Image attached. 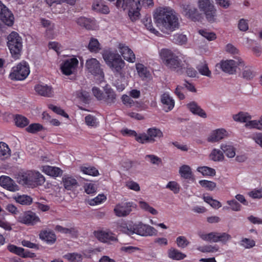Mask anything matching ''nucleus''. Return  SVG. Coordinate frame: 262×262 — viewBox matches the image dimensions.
Masks as SVG:
<instances>
[{
    "label": "nucleus",
    "instance_id": "aec40b11",
    "mask_svg": "<svg viewBox=\"0 0 262 262\" xmlns=\"http://www.w3.org/2000/svg\"><path fill=\"white\" fill-rule=\"evenodd\" d=\"M87 251L82 253L69 252L63 255V258L69 262H82L84 257H90Z\"/></svg>",
    "mask_w": 262,
    "mask_h": 262
},
{
    "label": "nucleus",
    "instance_id": "c756f323",
    "mask_svg": "<svg viewBox=\"0 0 262 262\" xmlns=\"http://www.w3.org/2000/svg\"><path fill=\"white\" fill-rule=\"evenodd\" d=\"M40 238L46 242L47 244L52 245L56 240V236L55 233L50 230H43L39 233Z\"/></svg>",
    "mask_w": 262,
    "mask_h": 262
},
{
    "label": "nucleus",
    "instance_id": "0eeeda50",
    "mask_svg": "<svg viewBox=\"0 0 262 262\" xmlns=\"http://www.w3.org/2000/svg\"><path fill=\"white\" fill-rule=\"evenodd\" d=\"M19 181L22 184L36 186L43 184L45 182V179L38 171H28L20 176Z\"/></svg>",
    "mask_w": 262,
    "mask_h": 262
},
{
    "label": "nucleus",
    "instance_id": "0e129e2a",
    "mask_svg": "<svg viewBox=\"0 0 262 262\" xmlns=\"http://www.w3.org/2000/svg\"><path fill=\"white\" fill-rule=\"evenodd\" d=\"M240 245L246 249H249L255 246V242L253 239L244 238L241 241Z\"/></svg>",
    "mask_w": 262,
    "mask_h": 262
},
{
    "label": "nucleus",
    "instance_id": "4c0bfd02",
    "mask_svg": "<svg viewBox=\"0 0 262 262\" xmlns=\"http://www.w3.org/2000/svg\"><path fill=\"white\" fill-rule=\"evenodd\" d=\"M11 156V150L5 142H0V159L4 160L8 159Z\"/></svg>",
    "mask_w": 262,
    "mask_h": 262
},
{
    "label": "nucleus",
    "instance_id": "774afa93",
    "mask_svg": "<svg viewBox=\"0 0 262 262\" xmlns=\"http://www.w3.org/2000/svg\"><path fill=\"white\" fill-rule=\"evenodd\" d=\"M84 191L89 194H93L96 192V188L94 184L86 183L83 185Z\"/></svg>",
    "mask_w": 262,
    "mask_h": 262
},
{
    "label": "nucleus",
    "instance_id": "e2e57ef3",
    "mask_svg": "<svg viewBox=\"0 0 262 262\" xmlns=\"http://www.w3.org/2000/svg\"><path fill=\"white\" fill-rule=\"evenodd\" d=\"M85 122L88 126L91 127H96L99 124L96 118L91 115L85 117Z\"/></svg>",
    "mask_w": 262,
    "mask_h": 262
},
{
    "label": "nucleus",
    "instance_id": "423d86ee",
    "mask_svg": "<svg viewBox=\"0 0 262 262\" xmlns=\"http://www.w3.org/2000/svg\"><path fill=\"white\" fill-rule=\"evenodd\" d=\"M7 45L12 57L15 59H19L22 50V39L18 33L12 32L8 36Z\"/></svg>",
    "mask_w": 262,
    "mask_h": 262
},
{
    "label": "nucleus",
    "instance_id": "c03bdc74",
    "mask_svg": "<svg viewBox=\"0 0 262 262\" xmlns=\"http://www.w3.org/2000/svg\"><path fill=\"white\" fill-rule=\"evenodd\" d=\"M143 23L146 29L151 33L158 36L160 33L152 26L151 18L150 16H145L142 19Z\"/></svg>",
    "mask_w": 262,
    "mask_h": 262
},
{
    "label": "nucleus",
    "instance_id": "4d7b16f0",
    "mask_svg": "<svg viewBox=\"0 0 262 262\" xmlns=\"http://www.w3.org/2000/svg\"><path fill=\"white\" fill-rule=\"evenodd\" d=\"M145 159L147 161L157 166H159L162 163L161 159L154 155H146Z\"/></svg>",
    "mask_w": 262,
    "mask_h": 262
},
{
    "label": "nucleus",
    "instance_id": "052dcab7",
    "mask_svg": "<svg viewBox=\"0 0 262 262\" xmlns=\"http://www.w3.org/2000/svg\"><path fill=\"white\" fill-rule=\"evenodd\" d=\"M48 107L56 114L61 115L66 118H69V115L61 107L55 106L53 104H49L48 105Z\"/></svg>",
    "mask_w": 262,
    "mask_h": 262
},
{
    "label": "nucleus",
    "instance_id": "864d4df0",
    "mask_svg": "<svg viewBox=\"0 0 262 262\" xmlns=\"http://www.w3.org/2000/svg\"><path fill=\"white\" fill-rule=\"evenodd\" d=\"M105 98L103 100L108 103L113 102L116 99V94L115 92L110 88H106L105 89Z\"/></svg>",
    "mask_w": 262,
    "mask_h": 262
},
{
    "label": "nucleus",
    "instance_id": "5fc2aeb1",
    "mask_svg": "<svg viewBox=\"0 0 262 262\" xmlns=\"http://www.w3.org/2000/svg\"><path fill=\"white\" fill-rule=\"evenodd\" d=\"M199 33L209 41L214 40L216 38V35L214 33L206 30H200Z\"/></svg>",
    "mask_w": 262,
    "mask_h": 262
},
{
    "label": "nucleus",
    "instance_id": "603ef678",
    "mask_svg": "<svg viewBox=\"0 0 262 262\" xmlns=\"http://www.w3.org/2000/svg\"><path fill=\"white\" fill-rule=\"evenodd\" d=\"M197 4L200 10L203 12L214 6L210 0H197Z\"/></svg>",
    "mask_w": 262,
    "mask_h": 262
},
{
    "label": "nucleus",
    "instance_id": "5701e85b",
    "mask_svg": "<svg viewBox=\"0 0 262 262\" xmlns=\"http://www.w3.org/2000/svg\"><path fill=\"white\" fill-rule=\"evenodd\" d=\"M0 185L3 188L11 191H16L18 190V186L8 176H2L0 177Z\"/></svg>",
    "mask_w": 262,
    "mask_h": 262
},
{
    "label": "nucleus",
    "instance_id": "de8ad7c7",
    "mask_svg": "<svg viewBox=\"0 0 262 262\" xmlns=\"http://www.w3.org/2000/svg\"><path fill=\"white\" fill-rule=\"evenodd\" d=\"M247 128L250 129H256L259 130H262V125L259 118L257 120H249L248 122L245 124Z\"/></svg>",
    "mask_w": 262,
    "mask_h": 262
},
{
    "label": "nucleus",
    "instance_id": "6ab92c4d",
    "mask_svg": "<svg viewBox=\"0 0 262 262\" xmlns=\"http://www.w3.org/2000/svg\"><path fill=\"white\" fill-rule=\"evenodd\" d=\"M161 102L163 110L165 112L171 111L175 104V101L168 93H164L161 96Z\"/></svg>",
    "mask_w": 262,
    "mask_h": 262
},
{
    "label": "nucleus",
    "instance_id": "a18cd8bd",
    "mask_svg": "<svg viewBox=\"0 0 262 262\" xmlns=\"http://www.w3.org/2000/svg\"><path fill=\"white\" fill-rule=\"evenodd\" d=\"M200 186L208 191H213L216 187V183L213 181L201 180L199 181Z\"/></svg>",
    "mask_w": 262,
    "mask_h": 262
},
{
    "label": "nucleus",
    "instance_id": "7c9ffc66",
    "mask_svg": "<svg viewBox=\"0 0 262 262\" xmlns=\"http://www.w3.org/2000/svg\"><path fill=\"white\" fill-rule=\"evenodd\" d=\"M35 90L38 94L47 97H51L53 94L52 88L47 85L37 84L35 87Z\"/></svg>",
    "mask_w": 262,
    "mask_h": 262
},
{
    "label": "nucleus",
    "instance_id": "f03ea898",
    "mask_svg": "<svg viewBox=\"0 0 262 262\" xmlns=\"http://www.w3.org/2000/svg\"><path fill=\"white\" fill-rule=\"evenodd\" d=\"M153 18L157 27L164 33L169 34L179 28L178 18L170 7L157 8L153 12Z\"/></svg>",
    "mask_w": 262,
    "mask_h": 262
},
{
    "label": "nucleus",
    "instance_id": "9b49d317",
    "mask_svg": "<svg viewBox=\"0 0 262 262\" xmlns=\"http://www.w3.org/2000/svg\"><path fill=\"white\" fill-rule=\"evenodd\" d=\"M85 66L88 72L93 75L98 83H101L103 81L104 73L100 67V63L97 59L91 58L87 59Z\"/></svg>",
    "mask_w": 262,
    "mask_h": 262
},
{
    "label": "nucleus",
    "instance_id": "79ce46f5",
    "mask_svg": "<svg viewBox=\"0 0 262 262\" xmlns=\"http://www.w3.org/2000/svg\"><path fill=\"white\" fill-rule=\"evenodd\" d=\"M80 170L82 173L92 177H97L99 175L98 170L93 166H82L80 167Z\"/></svg>",
    "mask_w": 262,
    "mask_h": 262
},
{
    "label": "nucleus",
    "instance_id": "2f4dec72",
    "mask_svg": "<svg viewBox=\"0 0 262 262\" xmlns=\"http://www.w3.org/2000/svg\"><path fill=\"white\" fill-rule=\"evenodd\" d=\"M209 158L214 162H222L225 159V156L221 149L214 148L211 150Z\"/></svg>",
    "mask_w": 262,
    "mask_h": 262
},
{
    "label": "nucleus",
    "instance_id": "412c9836",
    "mask_svg": "<svg viewBox=\"0 0 262 262\" xmlns=\"http://www.w3.org/2000/svg\"><path fill=\"white\" fill-rule=\"evenodd\" d=\"M132 205L130 203H123L117 205L114 208L115 214L119 216H125L132 211Z\"/></svg>",
    "mask_w": 262,
    "mask_h": 262
},
{
    "label": "nucleus",
    "instance_id": "a878e982",
    "mask_svg": "<svg viewBox=\"0 0 262 262\" xmlns=\"http://www.w3.org/2000/svg\"><path fill=\"white\" fill-rule=\"evenodd\" d=\"M135 67L138 76L142 80L148 81L151 79L152 76L149 70L144 65L137 63Z\"/></svg>",
    "mask_w": 262,
    "mask_h": 262
},
{
    "label": "nucleus",
    "instance_id": "f8f14e48",
    "mask_svg": "<svg viewBox=\"0 0 262 262\" xmlns=\"http://www.w3.org/2000/svg\"><path fill=\"white\" fill-rule=\"evenodd\" d=\"M17 221L28 226H33L40 222L39 216L34 212L28 211L19 214L16 217Z\"/></svg>",
    "mask_w": 262,
    "mask_h": 262
},
{
    "label": "nucleus",
    "instance_id": "e433bc0d",
    "mask_svg": "<svg viewBox=\"0 0 262 262\" xmlns=\"http://www.w3.org/2000/svg\"><path fill=\"white\" fill-rule=\"evenodd\" d=\"M168 256L173 260H180L185 258L186 255L175 248H171L168 251Z\"/></svg>",
    "mask_w": 262,
    "mask_h": 262
},
{
    "label": "nucleus",
    "instance_id": "bb28decb",
    "mask_svg": "<svg viewBox=\"0 0 262 262\" xmlns=\"http://www.w3.org/2000/svg\"><path fill=\"white\" fill-rule=\"evenodd\" d=\"M40 169L42 172L52 177H60L62 174V170L60 168L55 166L44 165L41 166Z\"/></svg>",
    "mask_w": 262,
    "mask_h": 262
},
{
    "label": "nucleus",
    "instance_id": "f257e3e1",
    "mask_svg": "<svg viewBox=\"0 0 262 262\" xmlns=\"http://www.w3.org/2000/svg\"><path fill=\"white\" fill-rule=\"evenodd\" d=\"M117 49L120 55L117 51L106 50L103 53L102 57L113 72L119 75L120 78L115 81V86L118 91L121 92L128 85L133 70L132 67L126 66L124 60L134 63L136 55L133 51L124 43H118Z\"/></svg>",
    "mask_w": 262,
    "mask_h": 262
},
{
    "label": "nucleus",
    "instance_id": "09e8293b",
    "mask_svg": "<svg viewBox=\"0 0 262 262\" xmlns=\"http://www.w3.org/2000/svg\"><path fill=\"white\" fill-rule=\"evenodd\" d=\"M120 251L127 254H135L140 253L141 249L138 247L125 245L120 248Z\"/></svg>",
    "mask_w": 262,
    "mask_h": 262
},
{
    "label": "nucleus",
    "instance_id": "2eb2a0df",
    "mask_svg": "<svg viewBox=\"0 0 262 262\" xmlns=\"http://www.w3.org/2000/svg\"><path fill=\"white\" fill-rule=\"evenodd\" d=\"M77 25L87 30H96L99 29V23L94 18L80 17L76 20Z\"/></svg>",
    "mask_w": 262,
    "mask_h": 262
},
{
    "label": "nucleus",
    "instance_id": "13d9d810",
    "mask_svg": "<svg viewBox=\"0 0 262 262\" xmlns=\"http://www.w3.org/2000/svg\"><path fill=\"white\" fill-rule=\"evenodd\" d=\"M43 126L39 123H32L29 125L27 128L26 130L30 133L34 134L41 130Z\"/></svg>",
    "mask_w": 262,
    "mask_h": 262
},
{
    "label": "nucleus",
    "instance_id": "7ed1b4c3",
    "mask_svg": "<svg viewBox=\"0 0 262 262\" xmlns=\"http://www.w3.org/2000/svg\"><path fill=\"white\" fill-rule=\"evenodd\" d=\"M153 0H117L116 6L128 11L130 19L134 21L138 19L140 15L141 7L148 8L154 6Z\"/></svg>",
    "mask_w": 262,
    "mask_h": 262
},
{
    "label": "nucleus",
    "instance_id": "4be33fe9",
    "mask_svg": "<svg viewBox=\"0 0 262 262\" xmlns=\"http://www.w3.org/2000/svg\"><path fill=\"white\" fill-rule=\"evenodd\" d=\"M8 249L10 252L24 258H34L36 256L35 253L30 252L29 251H25L24 248L14 245H9L8 246Z\"/></svg>",
    "mask_w": 262,
    "mask_h": 262
},
{
    "label": "nucleus",
    "instance_id": "6e6d98bb",
    "mask_svg": "<svg viewBox=\"0 0 262 262\" xmlns=\"http://www.w3.org/2000/svg\"><path fill=\"white\" fill-rule=\"evenodd\" d=\"M177 245L180 248H185L189 245L190 242L184 236H179L176 238Z\"/></svg>",
    "mask_w": 262,
    "mask_h": 262
},
{
    "label": "nucleus",
    "instance_id": "a211bd4d",
    "mask_svg": "<svg viewBox=\"0 0 262 262\" xmlns=\"http://www.w3.org/2000/svg\"><path fill=\"white\" fill-rule=\"evenodd\" d=\"M228 136V132L224 128L212 130L207 137V141L211 143L219 142Z\"/></svg>",
    "mask_w": 262,
    "mask_h": 262
},
{
    "label": "nucleus",
    "instance_id": "a19ab883",
    "mask_svg": "<svg viewBox=\"0 0 262 262\" xmlns=\"http://www.w3.org/2000/svg\"><path fill=\"white\" fill-rule=\"evenodd\" d=\"M196 170L204 177H214L216 174L215 170L208 166H199Z\"/></svg>",
    "mask_w": 262,
    "mask_h": 262
},
{
    "label": "nucleus",
    "instance_id": "72a5a7b5",
    "mask_svg": "<svg viewBox=\"0 0 262 262\" xmlns=\"http://www.w3.org/2000/svg\"><path fill=\"white\" fill-rule=\"evenodd\" d=\"M147 134L149 138V143H153L156 139H159L163 136L162 132L159 129L155 128H149Z\"/></svg>",
    "mask_w": 262,
    "mask_h": 262
},
{
    "label": "nucleus",
    "instance_id": "58836bf2",
    "mask_svg": "<svg viewBox=\"0 0 262 262\" xmlns=\"http://www.w3.org/2000/svg\"><path fill=\"white\" fill-rule=\"evenodd\" d=\"M62 181L65 188L68 190H71L78 185L77 180L71 176H64Z\"/></svg>",
    "mask_w": 262,
    "mask_h": 262
},
{
    "label": "nucleus",
    "instance_id": "20e7f679",
    "mask_svg": "<svg viewBox=\"0 0 262 262\" xmlns=\"http://www.w3.org/2000/svg\"><path fill=\"white\" fill-rule=\"evenodd\" d=\"M118 229L129 236L134 234L141 236H150L156 234V230L152 226L141 222L120 225Z\"/></svg>",
    "mask_w": 262,
    "mask_h": 262
},
{
    "label": "nucleus",
    "instance_id": "6e6552de",
    "mask_svg": "<svg viewBox=\"0 0 262 262\" xmlns=\"http://www.w3.org/2000/svg\"><path fill=\"white\" fill-rule=\"evenodd\" d=\"M29 65L25 61H21L11 68L9 77L13 80H24L30 74Z\"/></svg>",
    "mask_w": 262,
    "mask_h": 262
},
{
    "label": "nucleus",
    "instance_id": "37998d69",
    "mask_svg": "<svg viewBox=\"0 0 262 262\" xmlns=\"http://www.w3.org/2000/svg\"><path fill=\"white\" fill-rule=\"evenodd\" d=\"M88 49L91 52L98 53L101 49V46L97 39L91 38L88 45Z\"/></svg>",
    "mask_w": 262,
    "mask_h": 262
},
{
    "label": "nucleus",
    "instance_id": "4468645a",
    "mask_svg": "<svg viewBox=\"0 0 262 262\" xmlns=\"http://www.w3.org/2000/svg\"><path fill=\"white\" fill-rule=\"evenodd\" d=\"M181 12L183 15L194 21H199L202 18V14L193 6L189 4H183L181 6Z\"/></svg>",
    "mask_w": 262,
    "mask_h": 262
},
{
    "label": "nucleus",
    "instance_id": "b1692460",
    "mask_svg": "<svg viewBox=\"0 0 262 262\" xmlns=\"http://www.w3.org/2000/svg\"><path fill=\"white\" fill-rule=\"evenodd\" d=\"M92 9L96 12L107 14L110 10L108 6L103 0H94L92 5Z\"/></svg>",
    "mask_w": 262,
    "mask_h": 262
},
{
    "label": "nucleus",
    "instance_id": "3c124183",
    "mask_svg": "<svg viewBox=\"0 0 262 262\" xmlns=\"http://www.w3.org/2000/svg\"><path fill=\"white\" fill-rule=\"evenodd\" d=\"M172 40L176 44L183 45L186 43L187 37L184 34L177 33L173 35Z\"/></svg>",
    "mask_w": 262,
    "mask_h": 262
},
{
    "label": "nucleus",
    "instance_id": "bf43d9fd",
    "mask_svg": "<svg viewBox=\"0 0 262 262\" xmlns=\"http://www.w3.org/2000/svg\"><path fill=\"white\" fill-rule=\"evenodd\" d=\"M198 70L201 75L206 76L208 77H211V72L209 70L207 64L203 63L201 65L199 66L198 67Z\"/></svg>",
    "mask_w": 262,
    "mask_h": 262
},
{
    "label": "nucleus",
    "instance_id": "f704fd0d",
    "mask_svg": "<svg viewBox=\"0 0 262 262\" xmlns=\"http://www.w3.org/2000/svg\"><path fill=\"white\" fill-rule=\"evenodd\" d=\"M233 119L236 122L247 123L249 120L251 119V115L248 112H240L238 113L233 115Z\"/></svg>",
    "mask_w": 262,
    "mask_h": 262
},
{
    "label": "nucleus",
    "instance_id": "473e14b6",
    "mask_svg": "<svg viewBox=\"0 0 262 262\" xmlns=\"http://www.w3.org/2000/svg\"><path fill=\"white\" fill-rule=\"evenodd\" d=\"M138 205L139 208L144 211L148 212L154 215L158 214V211L157 209L151 206L148 203L142 199L138 201Z\"/></svg>",
    "mask_w": 262,
    "mask_h": 262
},
{
    "label": "nucleus",
    "instance_id": "393cba45",
    "mask_svg": "<svg viewBox=\"0 0 262 262\" xmlns=\"http://www.w3.org/2000/svg\"><path fill=\"white\" fill-rule=\"evenodd\" d=\"M186 107L193 115H198L203 118H206L207 117L206 112L195 101L188 103L186 104Z\"/></svg>",
    "mask_w": 262,
    "mask_h": 262
},
{
    "label": "nucleus",
    "instance_id": "dca6fc26",
    "mask_svg": "<svg viewBox=\"0 0 262 262\" xmlns=\"http://www.w3.org/2000/svg\"><path fill=\"white\" fill-rule=\"evenodd\" d=\"M14 16L11 12L0 1V20L8 26L14 23Z\"/></svg>",
    "mask_w": 262,
    "mask_h": 262
},
{
    "label": "nucleus",
    "instance_id": "f3484780",
    "mask_svg": "<svg viewBox=\"0 0 262 262\" xmlns=\"http://www.w3.org/2000/svg\"><path fill=\"white\" fill-rule=\"evenodd\" d=\"M95 237L100 242L111 243L116 242L117 238L112 232L106 230H98L94 232Z\"/></svg>",
    "mask_w": 262,
    "mask_h": 262
},
{
    "label": "nucleus",
    "instance_id": "680f3d73",
    "mask_svg": "<svg viewBox=\"0 0 262 262\" xmlns=\"http://www.w3.org/2000/svg\"><path fill=\"white\" fill-rule=\"evenodd\" d=\"M106 199V197L103 194L98 195L94 199L89 201V204L92 206H95L104 202Z\"/></svg>",
    "mask_w": 262,
    "mask_h": 262
},
{
    "label": "nucleus",
    "instance_id": "338daca9",
    "mask_svg": "<svg viewBox=\"0 0 262 262\" xmlns=\"http://www.w3.org/2000/svg\"><path fill=\"white\" fill-rule=\"evenodd\" d=\"M166 188L170 189L174 193H178L180 191V187L177 182L170 181L167 184Z\"/></svg>",
    "mask_w": 262,
    "mask_h": 262
},
{
    "label": "nucleus",
    "instance_id": "69168bd1",
    "mask_svg": "<svg viewBox=\"0 0 262 262\" xmlns=\"http://www.w3.org/2000/svg\"><path fill=\"white\" fill-rule=\"evenodd\" d=\"M134 137L135 140L140 143L144 144L146 143H149V138L147 134H137L136 133Z\"/></svg>",
    "mask_w": 262,
    "mask_h": 262
},
{
    "label": "nucleus",
    "instance_id": "39448f33",
    "mask_svg": "<svg viewBox=\"0 0 262 262\" xmlns=\"http://www.w3.org/2000/svg\"><path fill=\"white\" fill-rule=\"evenodd\" d=\"M159 54L164 64L171 69L175 70L179 67H184L183 64H181L180 58L169 49H162Z\"/></svg>",
    "mask_w": 262,
    "mask_h": 262
},
{
    "label": "nucleus",
    "instance_id": "1a4fd4ad",
    "mask_svg": "<svg viewBox=\"0 0 262 262\" xmlns=\"http://www.w3.org/2000/svg\"><path fill=\"white\" fill-rule=\"evenodd\" d=\"M199 236L203 241L208 242L219 243L221 242L226 244L230 240L232 237L231 235L227 232H200L199 233Z\"/></svg>",
    "mask_w": 262,
    "mask_h": 262
},
{
    "label": "nucleus",
    "instance_id": "8fccbe9b",
    "mask_svg": "<svg viewBox=\"0 0 262 262\" xmlns=\"http://www.w3.org/2000/svg\"><path fill=\"white\" fill-rule=\"evenodd\" d=\"M15 201L23 205H30L32 202V198L27 195H16L14 197Z\"/></svg>",
    "mask_w": 262,
    "mask_h": 262
},
{
    "label": "nucleus",
    "instance_id": "cd10ccee",
    "mask_svg": "<svg viewBox=\"0 0 262 262\" xmlns=\"http://www.w3.org/2000/svg\"><path fill=\"white\" fill-rule=\"evenodd\" d=\"M220 148L223 154L228 158H233L236 155V148L230 143H222L220 145Z\"/></svg>",
    "mask_w": 262,
    "mask_h": 262
},
{
    "label": "nucleus",
    "instance_id": "49530a36",
    "mask_svg": "<svg viewBox=\"0 0 262 262\" xmlns=\"http://www.w3.org/2000/svg\"><path fill=\"white\" fill-rule=\"evenodd\" d=\"M14 121L16 125L20 128L27 126L29 123V120L26 117L20 115L15 116Z\"/></svg>",
    "mask_w": 262,
    "mask_h": 262
},
{
    "label": "nucleus",
    "instance_id": "9d476101",
    "mask_svg": "<svg viewBox=\"0 0 262 262\" xmlns=\"http://www.w3.org/2000/svg\"><path fill=\"white\" fill-rule=\"evenodd\" d=\"M79 61L74 56L63 59L59 66L61 73L66 76L75 75L77 73Z\"/></svg>",
    "mask_w": 262,
    "mask_h": 262
},
{
    "label": "nucleus",
    "instance_id": "c85d7f7f",
    "mask_svg": "<svg viewBox=\"0 0 262 262\" xmlns=\"http://www.w3.org/2000/svg\"><path fill=\"white\" fill-rule=\"evenodd\" d=\"M179 172L181 178L189 180H194V177L191 168L188 165H182L179 167Z\"/></svg>",
    "mask_w": 262,
    "mask_h": 262
},
{
    "label": "nucleus",
    "instance_id": "ea45409f",
    "mask_svg": "<svg viewBox=\"0 0 262 262\" xmlns=\"http://www.w3.org/2000/svg\"><path fill=\"white\" fill-rule=\"evenodd\" d=\"M203 13L209 22L213 23L216 21L217 17L216 9L214 5L204 11Z\"/></svg>",
    "mask_w": 262,
    "mask_h": 262
},
{
    "label": "nucleus",
    "instance_id": "ddd939ff",
    "mask_svg": "<svg viewBox=\"0 0 262 262\" xmlns=\"http://www.w3.org/2000/svg\"><path fill=\"white\" fill-rule=\"evenodd\" d=\"M238 65H244V61L241 59H238L237 62L232 59L222 60L216 64V67L225 73L232 74L235 72Z\"/></svg>",
    "mask_w": 262,
    "mask_h": 262
},
{
    "label": "nucleus",
    "instance_id": "c9c22d12",
    "mask_svg": "<svg viewBox=\"0 0 262 262\" xmlns=\"http://www.w3.org/2000/svg\"><path fill=\"white\" fill-rule=\"evenodd\" d=\"M182 59L183 60V62L181 61V64H183L184 67H179L176 70L179 71V70L186 69V73L190 77H194L197 75L196 71L193 68L189 67L187 63H186L187 58L185 56H182Z\"/></svg>",
    "mask_w": 262,
    "mask_h": 262
}]
</instances>
